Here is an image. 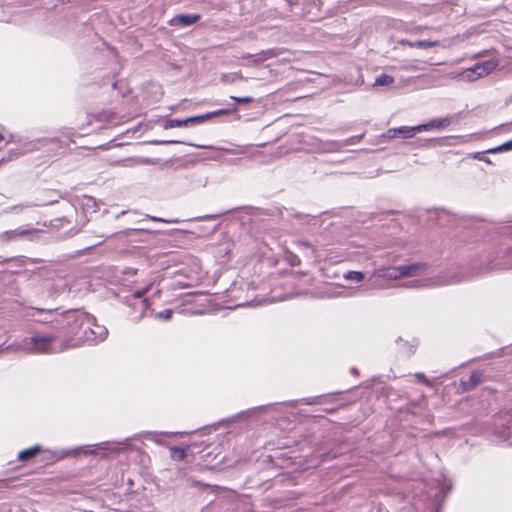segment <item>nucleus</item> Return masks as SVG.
<instances>
[{"label": "nucleus", "mask_w": 512, "mask_h": 512, "mask_svg": "<svg viewBox=\"0 0 512 512\" xmlns=\"http://www.w3.org/2000/svg\"><path fill=\"white\" fill-rule=\"evenodd\" d=\"M53 341L51 336H40L36 335L31 338L24 339L17 347V350H22L28 353H46L55 352L50 348V344Z\"/></svg>", "instance_id": "f257e3e1"}, {"label": "nucleus", "mask_w": 512, "mask_h": 512, "mask_svg": "<svg viewBox=\"0 0 512 512\" xmlns=\"http://www.w3.org/2000/svg\"><path fill=\"white\" fill-rule=\"evenodd\" d=\"M492 72V66H470L463 68L459 72H452L451 74L455 79L462 82L475 81L484 77Z\"/></svg>", "instance_id": "f03ea898"}, {"label": "nucleus", "mask_w": 512, "mask_h": 512, "mask_svg": "<svg viewBox=\"0 0 512 512\" xmlns=\"http://www.w3.org/2000/svg\"><path fill=\"white\" fill-rule=\"evenodd\" d=\"M222 79L224 82L227 83H235L238 80H248V79H257L261 80L264 79V72H252V71H245V72H233L228 74H223Z\"/></svg>", "instance_id": "7ed1b4c3"}, {"label": "nucleus", "mask_w": 512, "mask_h": 512, "mask_svg": "<svg viewBox=\"0 0 512 512\" xmlns=\"http://www.w3.org/2000/svg\"><path fill=\"white\" fill-rule=\"evenodd\" d=\"M417 133H419V128L418 126H413V127H409V126H403V127H399V128H392V129H389L385 136L387 138H403V139H408V138H412L414 137Z\"/></svg>", "instance_id": "20e7f679"}, {"label": "nucleus", "mask_w": 512, "mask_h": 512, "mask_svg": "<svg viewBox=\"0 0 512 512\" xmlns=\"http://www.w3.org/2000/svg\"><path fill=\"white\" fill-rule=\"evenodd\" d=\"M225 113H226L225 110H218V111H215V112H210V113H206V114H203V115H198V116H193V117H189V118L183 119L184 127H187V126H190V125L201 124V123L209 120L210 118H212L214 116L223 115Z\"/></svg>", "instance_id": "39448f33"}, {"label": "nucleus", "mask_w": 512, "mask_h": 512, "mask_svg": "<svg viewBox=\"0 0 512 512\" xmlns=\"http://www.w3.org/2000/svg\"><path fill=\"white\" fill-rule=\"evenodd\" d=\"M200 18V14H179L172 19L171 23L173 25H181L186 27L198 22Z\"/></svg>", "instance_id": "423d86ee"}, {"label": "nucleus", "mask_w": 512, "mask_h": 512, "mask_svg": "<svg viewBox=\"0 0 512 512\" xmlns=\"http://www.w3.org/2000/svg\"><path fill=\"white\" fill-rule=\"evenodd\" d=\"M451 121L449 118L434 119L428 123L418 125L419 133L423 131H429L432 129H443L450 125Z\"/></svg>", "instance_id": "0eeeda50"}, {"label": "nucleus", "mask_w": 512, "mask_h": 512, "mask_svg": "<svg viewBox=\"0 0 512 512\" xmlns=\"http://www.w3.org/2000/svg\"><path fill=\"white\" fill-rule=\"evenodd\" d=\"M451 280L444 278L443 276H439L436 278H428L426 280H418L411 282L412 287H432V286H441L450 283Z\"/></svg>", "instance_id": "6e6552de"}, {"label": "nucleus", "mask_w": 512, "mask_h": 512, "mask_svg": "<svg viewBox=\"0 0 512 512\" xmlns=\"http://www.w3.org/2000/svg\"><path fill=\"white\" fill-rule=\"evenodd\" d=\"M373 276L379 278H385L387 280H398L400 279L397 271V267H390L387 269H377L373 272Z\"/></svg>", "instance_id": "1a4fd4ad"}, {"label": "nucleus", "mask_w": 512, "mask_h": 512, "mask_svg": "<svg viewBox=\"0 0 512 512\" xmlns=\"http://www.w3.org/2000/svg\"><path fill=\"white\" fill-rule=\"evenodd\" d=\"M41 450V447L36 445L28 449L22 450L18 454V458L22 461H27L36 456Z\"/></svg>", "instance_id": "9d476101"}, {"label": "nucleus", "mask_w": 512, "mask_h": 512, "mask_svg": "<svg viewBox=\"0 0 512 512\" xmlns=\"http://www.w3.org/2000/svg\"><path fill=\"white\" fill-rule=\"evenodd\" d=\"M407 267V275L408 277H415L420 275L425 269L426 264L425 263H413L406 265Z\"/></svg>", "instance_id": "9b49d317"}, {"label": "nucleus", "mask_w": 512, "mask_h": 512, "mask_svg": "<svg viewBox=\"0 0 512 512\" xmlns=\"http://www.w3.org/2000/svg\"><path fill=\"white\" fill-rule=\"evenodd\" d=\"M394 83V77L390 74L384 73L376 77L374 85L377 86H390Z\"/></svg>", "instance_id": "f8f14e48"}, {"label": "nucleus", "mask_w": 512, "mask_h": 512, "mask_svg": "<svg viewBox=\"0 0 512 512\" xmlns=\"http://www.w3.org/2000/svg\"><path fill=\"white\" fill-rule=\"evenodd\" d=\"M511 149H512V140L505 142L504 144H502L498 147L491 148V149L487 150V152L491 153V154H495V153L505 152V151H508Z\"/></svg>", "instance_id": "ddd939ff"}, {"label": "nucleus", "mask_w": 512, "mask_h": 512, "mask_svg": "<svg viewBox=\"0 0 512 512\" xmlns=\"http://www.w3.org/2000/svg\"><path fill=\"white\" fill-rule=\"evenodd\" d=\"M186 456V451L185 449H182V448H178V447H173L171 448V458L173 460H183Z\"/></svg>", "instance_id": "4468645a"}, {"label": "nucleus", "mask_w": 512, "mask_h": 512, "mask_svg": "<svg viewBox=\"0 0 512 512\" xmlns=\"http://www.w3.org/2000/svg\"><path fill=\"white\" fill-rule=\"evenodd\" d=\"M344 278L347 280L360 282L364 279V274L359 271H350L344 275Z\"/></svg>", "instance_id": "2eb2a0df"}, {"label": "nucleus", "mask_w": 512, "mask_h": 512, "mask_svg": "<svg viewBox=\"0 0 512 512\" xmlns=\"http://www.w3.org/2000/svg\"><path fill=\"white\" fill-rule=\"evenodd\" d=\"M175 127H184L183 120L169 119L164 124L165 129H171V128H175Z\"/></svg>", "instance_id": "dca6fc26"}, {"label": "nucleus", "mask_w": 512, "mask_h": 512, "mask_svg": "<svg viewBox=\"0 0 512 512\" xmlns=\"http://www.w3.org/2000/svg\"><path fill=\"white\" fill-rule=\"evenodd\" d=\"M437 43H438L437 41L430 42V41L421 40V41H417L415 43H411L410 46L417 47V48H429V47H433V46L437 45Z\"/></svg>", "instance_id": "f3484780"}, {"label": "nucleus", "mask_w": 512, "mask_h": 512, "mask_svg": "<svg viewBox=\"0 0 512 512\" xmlns=\"http://www.w3.org/2000/svg\"><path fill=\"white\" fill-rule=\"evenodd\" d=\"M480 382V375L474 373L470 376V379H469V382L467 383V385L469 387H474L476 386L478 383Z\"/></svg>", "instance_id": "a211bd4d"}, {"label": "nucleus", "mask_w": 512, "mask_h": 512, "mask_svg": "<svg viewBox=\"0 0 512 512\" xmlns=\"http://www.w3.org/2000/svg\"><path fill=\"white\" fill-rule=\"evenodd\" d=\"M397 271H398V275H399L400 279L408 277L406 265L397 266Z\"/></svg>", "instance_id": "6ab92c4d"}, {"label": "nucleus", "mask_w": 512, "mask_h": 512, "mask_svg": "<svg viewBox=\"0 0 512 512\" xmlns=\"http://www.w3.org/2000/svg\"><path fill=\"white\" fill-rule=\"evenodd\" d=\"M96 328H97L98 332H96V331H92V332L94 334H98L99 340H103L106 337V334H107L106 329L103 328V327H99V326H97Z\"/></svg>", "instance_id": "aec40b11"}, {"label": "nucleus", "mask_w": 512, "mask_h": 512, "mask_svg": "<svg viewBox=\"0 0 512 512\" xmlns=\"http://www.w3.org/2000/svg\"><path fill=\"white\" fill-rule=\"evenodd\" d=\"M276 55V53L273 51V50H269V51H265L262 53V57L260 58V60H268L272 57H274Z\"/></svg>", "instance_id": "412c9836"}, {"label": "nucleus", "mask_w": 512, "mask_h": 512, "mask_svg": "<svg viewBox=\"0 0 512 512\" xmlns=\"http://www.w3.org/2000/svg\"><path fill=\"white\" fill-rule=\"evenodd\" d=\"M171 315H172V311L168 309V310H164V311L160 312L158 314V317L161 319L168 320L171 318Z\"/></svg>", "instance_id": "4be33fe9"}, {"label": "nucleus", "mask_w": 512, "mask_h": 512, "mask_svg": "<svg viewBox=\"0 0 512 512\" xmlns=\"http://www.w3.org/2000/svg\"><path fill=\"white\" fill-rule=\"evenodd\" d=\"M238 103H249L252 101L251 97H231Z\"/></svg>", "instance_id": "5701e85b"}, {"label": "nucleus", "mask_w": 512, "mask_h": 512, "mask_svg": "<svg viewBox=\"0 0 512 512\" xmlns=\"http://www.w3.org/2000/svg\"><path fill=\"white\" fill-rule=\"evenodd\" d=\"M473 158H474V159L484 160V161H486L487 163H490V160H489L488 158H486V159L482 158V157L480 156V153H479V152H478V153H475V154L473 155Z\"/></svg>", "instance_id": "b1692460"}, {"label": "nucleus", "mask_w": 512, "mask_h": 512, "mask_svg": "<svg viewBox=\"0 0 512 512\" xmlns=\"http://www.w3.org/2000/svg\"><path fill=\"white\" fill-rule=\"evenodd\" d=\"M471 137L472 136H468V137L461 136V137H459V139L461 140L462 143H467L471 140Z\"/></svg>", "instance_id": "393cba45"}, {"label": "nucleus", "mask_w": 512, "mask_h": 512, "mask_svg": "<svg viewBox=\"0 0 512 512\" xmlns=\"http://www.w3.org/2000/svg\"><path fill=\"white\" fill-rule=\"evenodd\" d=\"M167 143L173 144V143H178V142L177 141H168Z\"/></svg>", "instance_id": "a878e982"}, {"label": "nucleus", "mask_w": 512, "mask_h": 512, "mask_svg": "<svg viewBox=\"0 0 512 512\" xmlns=\"http://www.w3.org/2000/svg\"><path fill=\"white\" fill-rule=\"evenodd\" d=\"M2 139H3V137H2V135L0 134V142L2 141Z\"/></svg>", "instance_id": "bb28decb"}]
</instances>
